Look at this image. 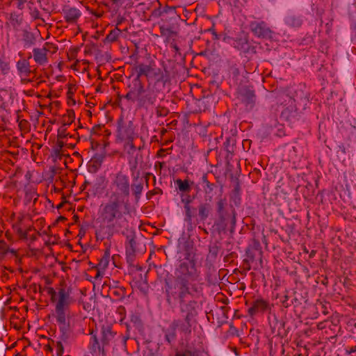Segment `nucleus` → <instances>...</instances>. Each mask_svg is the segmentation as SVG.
I'll return each mask as SVG.
<instances>
[{
    "label": "nucleus",
    "instance_id": "nucleus-1",
    "mask_svg": "<svg viewBox=\"0 0 356 356\" xmlns=\"http://www.w3.org/2000/svg\"><path fill=\"white\" fill-rule=\"evenodd\" d=\"M108 200L102 203L98 214L103 225L96 231L97 238H110L128 226L126 217L130 215L131 204L129 200L107 197Z\"/></svg>",
    "mask_w": 356,
    "mask_h": 356
},
{
    "label": "nucleus",
    "instance_id": "nucleus-2",
    "mask_svg": "<svg viewBox=\"0 0 356 356\" xmlns=\"http://www.w3.org/2000/svg\"><path fill=\"white\" fill-rule=\"evenodd\" d=\"M194 291H196L195 285L192 286V290L184 289V291H165L166 302L170 307L177 304L182 316L193 320L197 316L199 307L194 297Z\"/></svg>",
    "mask_w": 356,
    "mask_h": 356
},
{
    "label": "nucleus",
    "instance_id": "nucleus-3",
    "mask_svg": "<svg viewBox=\"0 0 356 356\" xmlns=\"http://www.w3.org/2000/svg\"><path fill=\"white\" fill-rule=\"evenodd\" d=\"M135 70L138 76H145L147 86L156 90L164 92L166 84L170 82V73L165 65L159 67L154 62L149 64L139 63L136 65Z\"/></svg>",
    "mask_w": 356,
    "mask_h": 356
},
{
    "label": "nucleus",
    "instance_id": "nucleus-4",
    "mask_svg": "<svg viewBox=\"0 0 356 356\" xmlns=\"http://www.w3.org/2000/svg\"><path fill=\"white\" fill-rule=\"evenodd\" d=\"M200 272L197 270L193 260L182 262L176 270V277L173 280H165V291H184V289L192 290L190 282L198 280Z\"/></svg>",
    "mask_w": 356,
    "mask_h": 356
},
{
    "label": "nucleus",
    "instance_id": "nucleus-5",
    "mask_svg": "<svg viewBox=\"0 0 356 356\" xmlns=\"http://www.w3.org/2000/svg\"><path fill=\"white\" fill-rule=\"evenodd\" d=\"M48 295L51 296V300L56 302L55 312L56 321L59 324H66L67 309L72 302L70 297L71 291L66 286H61L58 291L52 287L47 289Z\"/></svg>",
    "mask_w": 356,
    "mask_h": 356
},
{
    "label": "nucleus",
    "instance_id": "nucleus-6",
    "mask_svg": "<svg viewBox=\"0 0 356 356\" xmlns=\"http://www.w3.org/2000/svg\"><path fill=\"white\" fill-rule=\"evenodd\" d=\"M110 184L107 197L129 200L131 182L127 173L120 170L110 175Z\"/></svg>",
    "mask_w": 356,
    "mask_h": 356
},
{
    "label": "nucleus",
    "instance_id": "nucleus-7",
    "mask_svg": "<svg viewBox=\"0 0 356 356\" xmlns=\"http://www.w3.org/2000/svg\"><path fill=\"white\" fill-rule=\"evenodd\" d=\"M126 335L117 336V333L113 332L112 327L109 325H104L101 328V343L103 347L106 348L108 346L114 345L115 346H123L126 348L127 341L129 339V327L127 326Z\"/></svg>",
    "mask_w": 356,
    "mask_h": 356
},
{
    "label": "nucleus",
    "instance_id": "nucleus-8",
    "mask_svg": "<svg viewBox=\"0 0 356 356\" xmlns=\"http://www.w3.org/2000/svg\"><path fill=\"white\" fill-rule=\"evenodd\" d=\"M222 40L238 51L244 53L250 51L249 36L245 31L238 32L235 37L225 34Z\"/></svg>",
    "mask_w": 356,
    "mask_h": 356
},
{
    "label": "nucleus",
    "instance_id": "nucleus-9",
    "mask_svg": "<svg viewBox=\"0 0 356 356\" xmlns=\"http://www.w3.org/2000/svg\"><path fill=\"white\" fill-rule=\"evenodd\" d=\"M165 99V92L147 86L145 92L140 99L139 108H148L149 106H156L159 102H161Z\"/></svg>",
    "mask_w": 356,
    "mask_h": 356
},
{
    "label": "nucleus",
    "instance_id": "nucleus-10",
    "mask_svg": "<svg viewBox=\"0 0 356 356\" xmlns=\"http://www.w3.org/2000/svg\"><path fill=\"white\" fill-rule=\"evenodd\" d=\"M129 91L123 96V98L132 102L137 103L138 106H140V99L145 92V86L140 81V77L136 76L133 79L132 83L128 86Z\"/></svg>",
    "mask_w": 356,
    "mask_h": 356
},
{
    "label": "nucleus",
    "instance_id": "nucleus-11",
    "mask_svg": "<svg viewBox=\"0 0 356 356\" xmlns=\"http://www.w3.org/2000/svg\"><path fill=\"white\" fill-rule=\"evenodd\" d=\"M118 138L120 140H134L138 138V134L135 132L134 122L131 120L124 121L120 119L118 123Z\"/></svg>",
    "mask_w": 356,
    "mask_h": 356
},
{
    "label": "nucleus",
    "instance_id": "nucleus-12",
    "mask_svg": "<svg viewBox=\"0 0 356 356\" xmlns=\"http://www.w3.org/2000/svg\"><path fill=\"white\" fill-rule=\"evenodd\" d=\"M58 48L53 44L45 42L42 48H34L33 56L34 61L40 65H45L48 63L47 53L56 52Z\"/></svg>",
    "mask_w": 356,
    "mask_h": 356
},
{
    "label": "nucleus",
    "instance_id": "nucleus-13",
    "mask_svg": "<svg viewBox=\"0 0 356 356\" xmlns=\"http://www.w3.org/2000/svg\"><path fill=\"white\" fill-rule=\"evenodd\" d=\"M250 29L253 35L259 38H271L272 31L264 21H253L250 23Z\"/></svg>",
    "mask_w": 356,
    "mask_h": 356
},
{
    "label": "nucleus",
    "instance_id": "nucleus-14",
    "mask_svg": "<svg viewBox=\"0 0 356 356\" xmlns=\"http://www.w3.org/2000/svg\"><path fill=\"white\" fill-rule=\"evenodd\" d=\"M5 26L7 29L13 30L16 32L20 31L24 22L22 13H17L16 12L6 13L5 15Z\"/></svg>",
    "mask_w": 356,
    "mask_h": 356
},
{
    "label": "nucleus",
    "instance_id": "nucleus-15",
    "mask_svg": "<svg viewBox=\"0 0 356 356\" xmlns=\"http://www.w3.org/2000/svg\"><path fill=\"white\" fill-rule=\"evenodd\" d=\"M91 337L88 346L89 355L86 356H106V348L99 343L97 334L90 333Z\"/></svg>",
    "mask_w": 356,
    "mask_h": 356
},
{
    "label": "nucleus",
    "instance_id": "nucleus-16",
    "mask_svg": "<svg viewBox=\"0 0 356 356\" xmlns=\"http://www.w3.org/2000/svg\"><path fill=\"white\" fill-rule=\"evenodd\" d=\"M227 206L226 198L220 197L216 202V213L218 215L217 225L220 226H225L226 222L229 218V213L226 211Z\"/></svg>",
    "mask_w": 356,
    "mask_h": 356
},
{
    "label": "nucleus",
    "instance_id": "nucleus-17",
    "mask_svg": "<svg viewBox=\"0 0 356 356\" xmlns=\"http://www.w3.org/2000/svg\"><path fill=\"white\" fill-rule=\"evenodd\" d=\"M62 14L65 21L70 24H76L81 16L79 9L70 6H65L62 9Z\"/></svg>",
    "mask_w": 356,
    "mask_h": 356
},
{
    "label": "nucleus",
    "instance_id": "nucleus-18",
    "mask_svg": "<svg viewBox=\"0 0 356 356\" xmlns=\"http://www.w3.org/2000/svg\"><path fill=\"white\" fill-rule=\"evenodd\" d=\"M192 319L183 318V319H174L172 321V326L178 330L182 335V337H187L191 333V324Z\"/></svg>",
    "mask_w": 356,
    "mask_h": 356
},
{
    "label": "nucleus",
    "instance_id": "nucleus-19",
    "mask_svg": "<svg viewBox=\"0 0 356 356\" xmlns=\"http://www.w3.org/2000/svg\"><path fill=\"white\" fill-rule=\"evenodd\" d=\"M239 98L241 102L250 108L253 107L255 103V94L253 90L248 88H243L238 92Z\"/></svg>",
    "mask_w": 356,
    "mask_h": 356
},
{
    "label": "nucleus",
    "instance_id": "nucleus-20",
    "mask_svg": "<svg viewBox=\"0 0 356 356\" xmlns=\"http://www.w3.org/2000/svg\"><path fill=\"white\" fill-rule=\"evenodd\" d=\"M269 306L268 301L259 298L254 300L252 306L248 309V312L250 316H254L259 312H265Z\"/></svg>",
    "mask_w": 356,
    "mask_h": 356
},
{
    "label": "nucleus",
    "instance_id": "nucleus-21",
    "mask_svg": "<svg viewBox=\"0 0 356 356\" xmlns=\"http://www.w3.org/2000/svg\"><path fill=\"white\" fill-rule=\"evenodd\" d=\"M32 56L30 54L28 58H22L17 62L16 68L20 76H29L31 74L32 71L29 61V59Z\"/></svg>",
    "mask_w": 356,
    "mask_h": 356
},
{
    "label": "nucleus",
    "instance_id": "nucleus-22",
    "mask_svg": "<svg viewBox=\"0 0 356 356\" xmlns=\"http://www.w3.org/2000/svg\"><path fill=\"white\" fill-rule=\"evenodd\" d=\"M24 219V215L22 213H19L15 219V220L12 224L13 228L15 229V231L17 233L19 238L21 239H25L28 238L29 237V230L28 231H24L22 225V222Z\"/></svg>",
    "mask_w": 356,
    "mask_h": 356
},
{
    "label": "nucleus",
    "instance_id": "nucleus-23",
    "mask_svg": "<svg viewBox=\"0 0 356 356\" xmlns=\"http://www.w3.org/2000/svg\"><path fill=\"white\" fill-rule=\"evenodd\" d=\"M285 24L291 28H299L303 23V19L300 15L289 14L284 18Z\"/></svg>",
    "mask_w": 356,
    "mask_h": 356
},
{
    "label": "nucleus",
    "instance_id": "nucleus-24",
    "mask_svg": "<svg viewBox=\"0 0 356 356\" xmlns=\"http://www.w3.org/2000/svg\"><path fill=\"white\" fill-rule=\"evenodd\" d=\"M22 40L24 48H30L36 43V38L34 33L27 30L23 31Z\"/></svg>",
    "mask_w": 356,
    "mask_h": 356
},
{
    "label": "nucleus",
    "instance_id": "nucleus-25",
    "mask_svg": "<svg viewBox=\"0 0 356 356\" xmlns=\"http://www.w3.org/2000/svg\"><path fill=\"white\" fill-rule=\"evenodd\" d=\"M110 250L107 248L104 253V255L100 259L98 264H97V268H98V273L97 275H99L100 270H105L106 268L108 266L109 261H110Z\"/></svg>",
    "mask_w": 356,
    "mask_h": 356
},
{
    "label": "nucleus",
    "instance_id": "nucleus-26",
    "mask_svg": "<svg viewBox=\"0 0 356 356\" xmlns=\"http://www.w3.org/2000/svg\"><path fill=\"white\" fill-rule=\"evenodd\" d=\"M170 356H205L201 351L195 348H186L184 350L175 351V355Z\"/></svg>",
    "mask_w": 356,
    "mask_h": 356
},
{
    "label": "nucleus",
    "instance_id": "nucleus-27",
    "mask_svg": "<svg viewBox=\"0 0 356 356\" xmlns=\"http://www.w3.org/2000/svg\"><path fill=\"white\" fill-rule=\"evenodd\" d=\"M211 206L207 203H202L198 206V216L200 221H204L209 216Z\"/></svg>",
    "mask_w": 356,
    "mask_h": 356
},
{
    "label": "nucleus",
    "instance_id": "nucleus-28",
    "mask_svg": "<svg viewBox=\"0 0 356 356\" xmlns=\"http://www.w3.org/2000/svg\"><path fill=\"white\" fill-rule=\"evenodd\" d=\"M176 328L172 326V323L170 325L169 327L164 330L165 332V339L168 342V344H171L172 342L175 341L177 339V333Z\"/></svg>",
    "mask_w": 356,
    "mask_h": 356
},
{
    "label": "nucleus",
    "instance_id": "nucleus-29",
    "mask_svg": "<svg viewBox=\"0 0 356 356\" xmlns=\"http://www.w3.org/2000/svg\"><path fill=\"white\" fill-rule=\"evenodd\" d=\"M131 189L132 191V194L135 197V199L138 201L140 198L143 190V182L140 181L138 183H134L131 184Z\"/></svg>",
    "mask_w": 356,
    "mask_h": 356
},
{
    "label": "nucleus",
    "instance_id": "nucleus-30",
    "mask_svg": "<svg viewBox=\"0 0 356 356\" xmlns=\"http://www.w3.org/2000/svg\"><path fill=\"white\" fill-rule=\"evenodd\" d=\"M175 184H177L179 190L181 192H190L191 190V186L189 184L188 180H181L178 179L175 181Z\"/></svg>",
    "mask_w": 356,
    "mask_h": 356
},
{
    "label": "nucleus",
    "instance_id": "nucleus-31",
    "mask_svg": "<svg viewBox=\"0 0 356 356\" xmlns=\"http://www.w3.org/2000/svg\"><path fill=\"white\" fill-rule=\"evenodd\" d=\"M65 146L74 148L75 146V143H67V140L58 139L55 147V152L58 154H60V152H62L63 148Z\"/></svg>",
    "mask_w": 356,
    "mask_h": 356
},
{
    "label": "nucleus",
    "instance_id": "nucleus-32",
    "mask_svg": "<svg viewBox=\"0 0 356 356\" xmlns=\"http://www.w3.org/2000/svg\"><path fill=\"white\" fill-rule=\"evenodd\" d=\"M121 34L122 31L116 27L111 30L110 33L106 35V40L109 42H113L118 39Z\"/></svg>",
    "mask_w": 356,
    "mask_h": 356
},
{
    "label": "nucleus",
    "instance_id": "nucleus-33",
    "mask_svg": "<svg viewBox=\"0 0 356 356\" xmlns=\"http://www.w3.org/2000/svg\"><path fill=\"white\" fill-rule=\"evenodd\" d=\"M202 182L204 184L203 189L205 193H210L213 191L214 188V184H211L207 179V175L204 174L202 177Z\"/></svg>",
    "mask_w": 356,
    "mask_h": 356
},
{
    "label": "nucleus",
    "instance_id": "nucleus-34",
    "mask_svg": "<svg viewBox=\"0 0 356 356\" xmlns=\"http://www.w3.org/2000/svg\"><path fill=\"white\" fill-rule=\"evenodd\" d=\"M105 156L102 154H96L92 159L91 163L97 168H99L104 159Z\"/></svg>",
    "mask_w": 356,
    "mask_h": 356
},
{
    "label": "nucleus",
    "instance_id": "nucleus-35",
    "mask_svg": "<svg viewBox=\"0 0 356 356\" xmlns=\"http://www.w3.org/2000/svg\"><path fill=\"white\" fill-rule=\"evenodd\" d=\"M161 103V102H159ZM156 115L157 117H165L168 115L169 111L168 109L164 106L161 105L160 104H158L156 106Z\"/></svg>",
    "mask_w": 356,
    "mask_h": 356
},
{
    "label": "nucleus",
    "instance_id": "nucleus-36",
    "mask_svg": "<svg viewBox=\"0 0 356 356\" xmlns=\"http://www.w3.org/2000/svg\"><path fill=\"white\" fill-rule=\"evenodd\" d=\"M10 64L3 60L0 59V74L6 75L10 72Z\"/></svg>",
    "mask_w": 356,
    "mask_h": 356
},
{
    "label": "nucleus",
    "instance_id": "nucleus-37",
    "mask_svg": "<svg viewBox=\"0 0 356 356\" xmlns=\"http://www.w3.org/2000/svg\"><path fill=\"white\" fill-rule=\"evenodd\" d=\"M158 3V8H154L152 11V16L154 18H159L161 17L163 14L164 12L163 11V8H161V3L159 2V0H154Z\"/></svg>",
    "mask_w": 356,
    "mask_h": 356
},
{
    "label": "nucleus",
    "instance_id": "nucleus-38",
    "mask_svg": "<svg viewBox=\"0 0 356 356\" xmlns=\"http://www.w3.org/2000/svg\"><path fill=\"white\" fill-rule=\"evenodd\" d=\"M184 211H185V221L187 222L188 224L191 225L192 218H193L191 207V206H184Z\"/></svg>",
    "mask_w": 356,
    "mask_h": 356
},
{
    "label": "nucleus",
    "instance_id": "nucleus-39",
    "mask_svg": "<svg viewBox=\"0 0 356 356\" xmlns=\"http://www.w3.org/2000/svg\"><path fill=\"white\" fill-rule=\"evenodd\" d=\"M135 251L133 249H126L127 261L129 264H132L135 259Z\"/></svg>",
    "mask_w": 356,
    "mask_h": 356
},
{
    "label": "nucleus",
    "instance_id": "nucleus-40",
    "mask_svg": "<svg viewBox=\"0 0 356 356\" xmlns=\"http://www.w3.org/2000/svg\"><path fill=\"white\" fill-rule=\"evenodd\" d=\"M69 134L66 133L65 129L60 128L58 131V139L67 140L69 138Z\"/></svg>",
    "mask_w": 356,
    "mask_h": 356
},
{
    "label": "nucleus",
    "instance_id": "nucleus-41",
    "mask_svg": "<svg viewBox=\"0 0 356 356\" xmlns=\"http://www.w3.org/2000/svg\"><path fill=\"white\" fill-rule=\"evenodd\" d=\"M127 143L125 145V149H127V152L129 154L133 153L136 149V147L134 143V140H126Z\"/></svg>",
    "mask_w": 356,
    "mask_h": 356
},
{
    "label": "nucleus",
    "instance_id": "nucleus-42",
    "mask_svg": "<svg viewBox=\"0 0 356 356\" xmlns=\"http://www.w3.org/2000/svg\"><path fill=\"white\" fill-rule=\"evenodd\" d=\"M9 251L8 245L3 241L0 240V254H4Z\"/></svg>",
    "mask_w": 356,
    "mask_h": 356
},
{
    "label": "nucleus",
    "instance_id": "nucleus-43",
    "mask_svg": "<svg viewBox=\"0 0 356 356\" xmlns=\"http://www.w3.org/2000/svg\"><path fill=\"white\" fill-rule=\"evenodd\" d=\"M56 351L57 356H62L64 352L63 344L60 341H58L56 343Z\"/></svg>",
    "mask_w": 356,
    "mask_h": 356
},
{
    "label": "nucleus",
    "instance_id": "nucleus-44",
    "mask_svg": "<svg viewBox=\"0 0 356 356\" xmlns=\"http://www.w3.org/2000/svg\"><path fill=\"white\" fill-rule=\"evenodd\" d=\"M11 1L14 2L15 5L19 10H23L27 0H11Z\"/></svg>",
    "mask_w": 356,
    "mask_h": 356
},
{
    "label": "nucleus",
    "instance_id": "nucleus-45",
    "mask_svg": "<svg viewBox=\"0 0 356 356\" xmlns=\"http://www.w3.org/2000/svg\"><path fill=\"white\" fill-rule=\"evenodd\" d=\"M281 117L285 118L286 120H290L291 117V112L289 108H286L282 111Z\"/></svg>",
    "mask_w": 356,
    "mask_h": 356
},
{
    "label": "nucleus",
    "instance_id": "nucleus-46",
    "mask_svg": "<svg viewBox=\"0 0 356 356\" xmlns=\"http://www.w3.org/2000/svg\"><path fill=\"white\" fill-rule=\"evenodd\" d=\"M219 248L217 245L210 247L209 254L213 257H216L218 254Z\"/></svg>",
    "mask_w": 356,
    "mask_h": 356
},
{
    "label": "nucleus",
    "instance_id": "nucleus-47",
    "mask_svg": "<svg viewBox=\"0 0 356 356\" xmlns=\"http://www.w3.org/2000/svg\"><path fill=\"white\" fill-rule=\"evenodd\" d=\"M29 230V237L28 239H30L32 241H34L36 240L37 237L35 234H31V232L34 231V229L32 228V227L29 226L28 228L26 229L25 231ZM24 240H27V238H25Z\"/></svg>",
    "mask_w": 356,
    "mask_h": 356
},
{
    "label": "nucleus",
    "instance_id": "nucleus-48",
    "mask_svg": "<svg viewBox=\"0 0 356 356\" xmlns=\"http://www.w3.org/2000/svg\"><path fill=\"white\" fill-rule=\"evenodd\" d=\"M193 199L190 195H186L185 197L181 198V202L184 203V206H191L190 204L192 202Z\"/></svg>",
    "mask_w": 356,
    "mask_h": 356
},
{
    "label": "nucleus",
    "instance_id": "nucleus-49",
    "mask_svg": "<svg viewBox=\"0 0 356 356\" xmlns=\"http://www.w3.org/2000/svg\"><path fill=\"white\" fill-rule=\"evenodd\" d=\"M175 10H176V7L175 6H165L163 8V11L162 12H164V14H165V13H175Z\"/></svg>",
    "mask_w": 356,
    "mask_h": 356
},
{
    "label": "nucleus",
    "instance_id": "nucleus-50",
    "mask_svg": "<svg viewBox=\"0 0 356 356\" xmlns=\"http://www.w3.org/2000/svg\"><path fill=\"white\" fill-rule=\"evenodd\" d=\"M31 16L34 19H40V13L37 9H35L31 12Z\"/></svg>",
    "mask_w": 356,
    "mask_h": 356
},
{
    "label": "nucleus",
    "instance_id": "nucleus-51",
    "mask_svg": "<svg viewBox=\"0 0 356 356\" xmlns=\"http://www.w3.org/2000/svg\"><path fill=\"white\" fill-rule=\"evenodd\" d=\"M26 198L29 200H31L32 198H33V203H35L38 199V195L35 193H27Z\"/></svg>",
    "mask_w": 356,
    "mask_h": 356
},
{
    "label": "nucleus",
    "instance_id": "nucleus-52",
    "mask_svg": "<svg viewBox=\"0 0 356 356\" xmlns=\"http://www.w3.org/2000/svg\"><path fill=\"white\" fill-rule=\"evenodd\" d=\"M17 215L14 212H8V220H10L13 224L17 218Z\"/></svg>",
    "mask_w": 356,
    "mask_h": 356
},
{
    "label": "nucleus",
    "instance_id": "nucleus-53",
    "mask_svg": "<svg viewBox=\"0 0 356 356\" xmlns=\"http://www.w3.org/2000/svg\"><path fill=\"white\" fill-rule=\"evenodd\" d=\"M75 118L74 113L72 111H69L68 113V120L67 121V123L68 124H71Z\"/></svg>",
    "mask_w": 356,
    "mask_h": 356
},
{
    "label": "nucleus",
    "instance_id": "nucleus-54",
    "mask_svg": "<svg viewBox=\"0 0 356 356\" xmlns=\"http://www.w3.org/2000/svg\"><path fill=\"white\" fill-rule=\"evenodd\" d=\"M356 353V345L355 346L348 347L346 348V354L348 355Z\"/></svg>",
    "mask_w": 356,
    "mask_h": 356
},
{
    "label": "nucleus",
    "instance_id": "nucleus-55",
    "mask_svg": "<svg viewBox=\"0 0 356 356\" xmlns=\"http://www.w3.org/2000/svg\"><path fill=\"white\" fill-rule=\"evenodd\" d=\"M282 303V305L286 308L289 307L290 306V304L289 302V296H288L286 295L284 296Z\"/></svg>",
    "mask_w": 356,
    "mask_h": 356
},
{
    "label": "nucleus",
    "instance_id": "nucleus-56",
    "mask_svg": "<svg viewBox=\"0 0 356 356\" xmlns=\"http://www.w3.org/2000/svg\"><path fill=\"white\" fill-rule=\"evenodd\" d=\"M136 241L134 238H131L129 241V247H127L126 249H133L135 250Z\"/></svg>",
    "mask_w": 356,
    "mask_h": 356
},
{
    "label": "nucleus",
    "instance_id": "nucleus-57",
    "mask_svg": "<svg viewBox=\"0 0 356 356\" xmlns=\"http://www.w3.org/2000/svg\"><path fill=\"white\" fill-rule=\"evenodd\" d=\"M131 322H133L134 324H140L141 321H140V319L136 316H133L131 317Z\"/></svg>",
    "mask_w": 356,
    "mask_h": 356
},
{
    "label": "nucleus",
    "instance_id": "nucleus-58",
    "mask_svg": "<svg viewBox=\"0 0 356 356\" xmlns=\"http://www.w3.org/2000/svg\"><path fill=\"white\" fill-rule=\"evenodd\" d=\"M76 142H77V139L75 136H74L72 135L69 136L67 143H75V144H76Z\"/></svg>",
    "mask_w": 356,
    "mask_h": 356
},
{
    "label": "nucleus",
    "instance_id": "nucleus-59",
    "mask_svg": "<svg viewBox=\"0 0 356 356\" xmlns=\"http://www.w3.org/2000/svg\"><path fill=\"white\" fill-rule=\"evenodd\" d=\"M209 31L212 33L213 40H219L220 39V36L217 34V33L215 31L214 29H210Z\"/></svg>",
    "mask_w": 356,
    "mask_h": 356
},
{
    "label": "nucleus",
    "instance_id": "nucleus-60",
    "mask_svg": "<svg viewBox=\"0 0 356 356\" xmlns=\"http://www.w3.org/2000/svg\"><path fill=\"white\" fill-rule=\"evenodd\" d=\"M5 236L6 237V238L10 241V242H13V235L8 232H6V234H5Z\"/></svg>",
    "mask_w": 356,
    "mask_h": 356
},
{
    "label": "nucleus",
    "instance_id": "nucleus-61",
    "mask_svg": "<svg viewBox=\"0 0 356 356\" xmlns=\"http://www.w3.org/2000/svg\"><path fill=\"white\" fill-rule=\"evenodd\" d=\"M165 149H161L158 151V156H160V157H162L165 155Z\"/></svg>",
    "mask_w": 356,
    "mask_h": 356
},
{
    "label": "nucleus",
    "instance_id": "nucleus-62",
    "mask_svg": "<svg viewBox=\"0 0 356 356\" xmlns=\"http://www.w3.org/2000/svg\"><path fill=\"white\" fill-rule=\"evenodd\" d=\"M136 167H137V162L136 161L133 165H131L130 169H131V170H134L136 168Z\"/></svg>",
    "mask_w": 356,
    "mask_h": 356
},
{
    "label": "nucleus",
    "instance_id": "nucleus-63",
    "mask_svg": "<svg viewBox=\"0 0 356 356\" xmlns=\"http://www.w3.org/2000/svg\"><path fill=\"white\" fill-rule=\"evenodd\" d=\"M153 194L154 193L152 191L148 192L147 194V199H150L151 196L153 195Z\"/></svg>",
    "mask_w": 356,
    "mask_h": 356
},
{
    "label": "nucleus",
    "instance_id": "nucleus-64",
    "mask_svg": "<svg viewBox=\"0 0 356 356\" xmlns=\"http://www.w3.org/2000/svg\"><path fill=\"white\" fill-rule=\"evenodd\" d=\"M174 47H175V49H176L177 51L178 50V47L176 45H175Z\"/></svg>",
    "mask_w": 356,
    "mask_h": 356
}]
</instances>
